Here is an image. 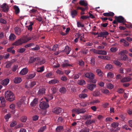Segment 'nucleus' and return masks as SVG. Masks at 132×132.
<instances>
[{"instance_id":"nucleus-1","label":"nucleus","mask_w":132,"mask_h":132,"mask_svg":"<svg viewBox=\"0 0 132 132\" xmlns=\"http://www.w3.org/2000/svg\"><path fill=\"white\" fill-rule=\"evenodd\" d=\"M84 74L85 77L88 78V81L91 83H95L96 82V80L94 78L95 75L91 72L85 73Z\"/></svg>"},{"instance_id":"nucleus-2","label":"nucleus","mask_w":132,"mask_h":132,"mask_svg":"<svg viewBox=\"0 0 132 132\" xmlns=\"http://www.w3.org/2000/svg\"><path fill=\"white\" fill-rule=\"evenodd\" d=\"M5 97L6 99L9 101H12L15 99V96L12 92L8 90L5 93Z\"/></svg>"},{"instance_id":"nucleus-3","label":"nucleus","mask_w":132,"mask_h":132,"mask_svg":"<svg viewBox=\"0 0 132 132\" xmlns=\"http://www.w3.org/2000/svg\"><path fill=\"white\" fill-rule=\"evenodd\" d=\"M35 38V36L33 35H29L24 36L22 38L23 43L27 42L32 39L34 40Z\"/></svg>"},{"instance_id":"nucleus-4","label":"nucleus","mask_w":132,"mask_h":132,"mask_svg":"<svg viewBox=\"0 0 132 132\" xmlns=\"http://www.w3.org/2000/svg\"><path fill=\"white\" fill-rule=\"evenodd\" d=\"M86 111L84 109L82 108H78L77 109L75 108L72 110V113L75 112L77 114L80 113H84L86 112Z\"/></svg>"},{"instance_id":"nucleus-5","label":"nucleus","mask_w":132,"mask_h":132,"mask_svg":"<svg viewBox=\"0 0 132 132\" xmlns=\"http://www.w3.org/2000/svg\"><path fill=\"white\" fill-rule=\"evenodd\" d=\"M45 100L46 101H43L41 102L39 104V107H49V105L47 102H48V100L47 97L45 98Z\"/></svg>"},{"instance_id":"nucleus-6","label":"nucleus","mask_w":132,"mask_h":132,"mask_svg":"<svg viewBox=\"0 0 132 132\" xmlns=\"http://www.w3.org/2000/svg\"><path fill=\"white\" fill-rule=\"evenodd\" d=\"M47 108H37L36 109L38 113H40L43 115H45L46 113Z\"/></svg>"},{"instance_id":"nucleus-7","label":"nucleus","mask_w":132,"mask_h":132,"mask_svg":"<svg viewBox=\"0 0 132 132\" xmlns=\"http://www.w3.org/2000/svg\"><path fill=\"white\" fill-rule=\"evenodd\" d=\"M115 19L120 23H123L126 21V20L125 18L122 16H115Z\"/></svg>"},{"instance_id":"nucleus-8","label":"nucleus","mask_w":132,"mask_h":132,"mask_svg":"<svg viewBox=\"0 0 132 132\" xmlns=\"http://www.w3.org/2000/svg\"><path fill=\"white\" fill-rule=\"evenodd\" d=\"M63 68H65L68 67H72L71 64H69V61L68 60H64L63 63L61 64Z\"/></svg>"},{"instance_id":"nucleus-9","label":"nucleus","mask_w":132,"mask_h":132,"mask_svg":"<svg viewBox=\"0 0 132 132\" xmlns=\"http://www.w3.org/2000/svg\"><path fill=\"white\" fill-rule=\"evenodd\" d=\"M1 7L3 11L6 12H8L9 8L8 6L6 3H4L1 6Z\"/></svg>"},{"instance_id":"nucleus-10","label":"nucleus","mask_w":132,"mask_h":132,"mask_svg":"<svg viewBox=\"0 0 132 132\" xmlns=\"http://www.w3.org/2000/svg\"><path fill=\"white\" fill-rule=\"evenodd\" d=\"M108 34L109 33L107 31H104V32H100L97 37H105V36L108 35Z\"/></svg>"},{"instance_id":"nucleus-11","label":"nucleus","mask_w":132,"mask_h":132,"mask_svg":"<svg viewBox=\"0 0 132 132\" xmlns=\"http://www.w3.org/2000/svg\"><path fill=\"white\" fill-rule=\"evenodd\" d=\"M23 43V41L22 40V38H21L18 39L17 40L13 43L12 45L13 46H18L22 44Z\"/></svg>"},{"instance_id":"nucleus-12","label":"nucleus","mask_w":132,"mask_h":132,"mask_svg":"<svg viewBox=\"0 0 132 132\" xmlns=\"http://www.w3.org/2000/svg\"><path fill=\"white\" fill-rule=\"evenodd\" d=\"M96 85L95 84L93 83H90L87 85V88L90 90H93L95 88Z\"/></svg>"},{"instance_id":"nucleus-13","label":"nucleus","mask_w":132,"mask_h":132,"mask_svg":"<svg viewBox=\"0 0 132 132\" xmlns=\"http://www.w3.org/2000/svg\"><path fill=\"white\" fill-rule=\"evenodd\" d=\"M18 107H23L25 106V104L24 103V100H21L20 101H18L16 103Z\"/></svg>"},{"instance_id":"nucleus-14","label":"nucleus","mask_w":132,"mask_h":132,"mask_svg":"<svg viewBox=\"0 0 132 132\" xmlns=\"http://www.w3.org/2000/svg\"><path fill=\"white\" fill-rule=\"evenodd\" d=\"M46 89L44 88H40L38 92V95L39 96H41L45 93Z\"/></svg>"},{"instance_id":"nucleus-15","label":"nucleus","mask_w":132,"mask_h":132,"mask_svg":"<svg viewBox=\"0 0 132 132\" xmlns=\"http://www.w3.org/2000/svg\"><path fill=\"white\" fill-rule=\"evenodd\" d=\"M38 59H39V57L34 58V56L30 57L29 61V63H33L36 60L37 61V60H38Z\"/></svg>"},{"instance_id":"nucleus-16","label":"nucleus","mask_w":132,"mask_h":132,"mask_svg":"<svg viewBox=\"0 0 132 132\" xmlns=\"http://www.w3.org/2000/svg\"><path fill=\"white\" fill-rule=\"evenodd\" d=\"M36 73L33 72L32 74H28L27 75L26 78L27 79H31L34 78L36 76Z\"/></svg>"},{"instance_id":"nucleus-17","label":"nucleus","mask_w":132,"mask_h":132,"mask_svg":"<svg viewBox=\"0 0 132 132\" xmlns=\"http://www.w3.org/2000/svg\"><path fill=\"white\" fill-rule=\"evenodd\" d=\"M77 11L76 10H71V15L73 18H74L77 15Z\"/></svg>"},{"instance_id":"nucleus-18","label":"nucleus","mask_w":132,"mask_h":132,"mask_svg":"<svg viewBox=\"0 0 132 132\" xmlns=\"http://www.w3.org/2000/svg\"><path fill=\"white\" fill-rule=\"evenodd\" d=\"M71 51V48L67 46L65 47V49L62 51V52H65L67 54H68Z\"/></svg>"},{"instance_id":"nucleus-19","label":"nucleus","mask_w":132,"mask_h":132,"mask_svg":"<svg viewBox=\"0 0 132 132\" xmlns=\"http://www.w3.org/2000/svg\"><path fill=\"white\" fill-rule=\"evenodd\" d=\"M9 81V79L6 78L2 81L1 82V83L3 85H6L8 84Z\"/></svg>"},{"instance_id":"nucleus-20","label":"nucleus","mask_w":132,"mask_h":132,"mask_svg":"<svg viewBox=\"0 0 132 132\" xmlns=\"http://www.w3.org/2000/svg\"><path fill=\"white\" fill-rule=\"evenodd\" d=\"M79 4L81 5L84 6H88V4L87 2L84 0H81L79 2Z\"/></svg>"},{"instance_id":"nucleus-21","label":"nucleus","mask_w":132,"mask_h":132,"mask_svg":"<svg viewBox=\"0 0 132 132\" xmlns=\"http://www.w3.org/2000/svg\"><path fill=\"white\" fill-rule=\"evenodd\" d=\"M62 109L61 108H54L52 110V111L56 113H59L61 112Z\"/></svg>"},{"instance_id":"nucleus-22","label":"nucleus","mask_w":132,"mask_h":132,"mask_svg":"<svg viewBox=\"0 0 132 132\" xmlns=\"http://www.w3.org/2000/svg\"><path fill=\"white\" fill-rule=\"evenodd\" d=\"M28 69L25 68L22 69L20 72V74L22 75H24L26 74L28 72Z\"/></svg>"},{"instance_id":"nucleus-23","label":"nucleus","mask_w":132,"mask_h":132,"mask_svg":"<svg viewBox=\"0 0 132 132\" xmlns=\"http://www.w3.org/2000/svg\"><path fill=\"white\" fill-rule=\"evenodd\" d=\"M103 15L105 16L113 17L114 15V13L112 12H110L108 13H104Z\"/></svg>"},{"instance_id":"nucleus-24","label":"nucleus","mask_w":132,"mask_h":132,"mask_svg":"<svg viewBox=\"0 0 132 132\" xmlns=\"http://www.w3.org/2000/svg\"><path fill=\"white\" fill-rule=\"evenodd\" d=\"M120 55V59L124 61H126L128 59L127 55L125 54H122Z\"/></svg>"},{"instance_id":"nucleus-25","label":"nucleus","mask_w":132,"mask_h":132,"mask_svg":"<svg viewBox=\"0 0 132 132\" xmlns=\"http://www.w3.org/2000/svg\"><path fill=\"white\" fill-rule=\"evenodd\" d=\"M38 102V99L35 98H34L30 103V105L31 106H35L37 103Z\"/></svg>"},{"instance_id":"nucleus-26","label":"nucleus","mask_w":132,"mask_h":132,"mask_svg":"<svg viewBox=\"0 0 132 132\" xmlns=\"http://www.w3.org/2000/svg\"><path fill=\"white\" fill-rule=\"evenodd\" d=\"M0 100L1 101V103L3 107H4L5 106V100L4 97H0Z\"/></svg>"},{"instance_id":"nucleus-27","label":"nucleus","mask_w":132,"mask_h":132,"mask_svg":"<svg viewBox=\"0 0 132 132\" xmlns=\"http://www.w3.org/2000/svg\"><path fill=\"white\" fill-rule=\"evenodd\" d=\"M96 72L97 73L98 75L100 77H102L103 72L99 69H97L96 70Z\"/></svg>"},{"instance_id":"nucleus-28","label":"nucleus","mask_w":132,"mask_h":132,"mask_svg":"<svg viewBox=\"0 0 132 132\" xmlns=\"http://www.w3.org/2000/svg\"><path fill=\"white\" fill-rule=\"evenodd\" d=\"M14 29L15 33L16 34L18 35L20 34L21 30L20 28L18 27H16Z\"/></svg>"},{"instance_id":"nucleus-29","label":"nucleus","mask_w":132,"mask_h":132,"mask_svg":"<svg viewBox=\"0 0 132 132\" xmlns=\"http://www.w3.org/2000/svg\"><path fill=\"white\" fill-rule=\"evenodd\" d=\"M21 78L19 77H16L14 79V82L15 83H19L21 82Z\"/></svg>"},{"instance_id":"nucleus-30","label":"nucleus","mask_w":132,"mask_h":132,"mask_svg":"<svg viewBox=\"0 0 132 132\" xmlns=\"http://www.w3.org/2000/svg\"><path fill=\"white\" fill-rule=\"evenodd\" d=\"M59 81L56 79H54L50 81L48 83L50 84H55L59 83Z\"/></svg>"},{"instance_id":"nucleus-31","label":"nucleus","mask_w":132,"mask_h":132,"mask_svg":"<svg viewBox=\"0 0 132 132\" xmlns=\"http://www.w3.org/2000/svg\"><path fill=\"white\" fill-rule=\"evenodd\" d=\"M131 80L130 78L128 77H125L122 78L121 80V81L122 82H128L130 81Z\"/></svg>"},{"instance_id":"nucleus-32","label":"nucleus","mask_w":132,"mask_h":132,"mask_svg":"<svg viewBox=\"0 0 132 132\" xmlns=\"http://www.w3.org/2000/svg\"><path fill=\"white\" fill-rule=\"evenodd\" d=\"M33 23L32 22H31L30 23V24L28 26H27V28L28 29L31 31L32 29V26L33 25Z\"/></svg>"},{"instance_id":"nucleus-33","label":"nucleus","mask_w":132,"mask_h":132,"mask_svg":"<svg viewBox=\"0 0 132 132\" xmlns=\"http://www.w3.org/2000/svg\"><path fill=\"white\" fill-rule=\"evenodd\" d=\"M98 54L106 55L107 54V52L104 50H98Z\"/></svg>"},{"instance_id":"nucleus-34","label":"nucleus","mask_w":132,"mask_h":132,"mask_svg":"<svg viewBox=\"0 0 132 132\" xmlns=\"http://www.w3.org/2000/svg\"><path fill=\"white\" fill-rule=\"evenodd\" d=\"M9 39L10 40H13L16 38V36L13 34H11L9 37Z\"/></svg>"},{"instance_id":"nucleus-35","label":"nucleus","mask_w":132,"mask_h":132,"mask_svg":"<svg viewBox=\"0 0 132 132\" xmlns=\"http://www.w3.org/2000/svg\"><path fill=\"white\" fill-rule=\"evenodd\" d=\"M38 60H37L38 62L37 64L40 65H42L44 64L45 62V60H40V58L39 57Z\"/></svg>"},{"instance_id":"nucleus-36","label":"nucleus","mask_w":132,"mask_h":132,"mask_svg":"<svg viewBox=\"0 0 132 132\" xmlns=\"http://www.w3.org/2000/svg\"><path fill=\"white\" fill-rule=\"evenodd\" d=\"M113 63L117 66L120 67H121L122 65L121 63L117 60H114Z\"/></svg>"},{"instance_id":"nucleus-37","label":"nucleus","mask_w":132,"mask_h":132,"mask_svg":"<svg viewBox=\"0 0 132 132\" xmlns=\"http://www.w3.org/2000/svg\"><path fill=\"white\" fill-rule=\"evenodd\" d=\"M113 68L112 66V65L110 64H107L105 67V68L106 69L111 70Z\"/></svg>"},{"instance_id":"nucleus-38","label":"nucleus","mask_w":132,"mask_h":132,"mask_svg":"<svg viewBox=\"0 0 132 132\" xmlns=\"http://www.w3.org/2000/svg\"><path fill=\"white\" fill-rule=\"evenodd\" d=\"M78 83L79 85H82L86 84L85 81L82 79L78 80Z\"/></svg>"},{"instance_id":"nucleus-39","label":"nucleus","mask_w":132,"mask_h":132,"mask_svg":"<svg viewBox=\"0 0 132 132\" xmlns=\"http://www.w3.org/2000/svg\"><path fill=\"white\" fill-rule=\"evenodd\" d=\"M107 76L109 78H112L114 77V75L111 72H109L108 73Z\"/></svg>"},{"instance_id":"nucleus-40","label":"nucleus","mask_w":132,"mask_h":132,"mask_svg":"<svg viewBox=\"0 0 132 132\" xmlns=\"http://www.w3.org/2000/svg\"><path fill=\"white\" fill-rule=\"evenodd\" d=\"M87 96V94L84 93H82L79 95V97L81 98H84Z\"/></svg>"},{"instance_id":"nucleus-41","label":"nucleus","mask_w":132,"mask_h":132,"mask_svg":"<svg viewBox=\"0 0 132 132\" xmlns=\"http://www.w3.org/2000/svg\"><path fill=\"white\" fill-rule=\"evenodd\" d=\"M56 130L58 132L61 131L63 130V127L62 126H59L56 128Z\"/></svg>"},{"instance_id":"nucleus-42","label":"nucleus","mask_w":132,"mask_h":132,"mask_svg":"<svg viewBox=\"0 0 132 132\" xmlns=\"http://www.w3.org/2000/svg\"><path fill=\"white\" fill-rule=\"evenodd\" d=\"M35 45L33 43H30L24 46V47L26 48H28L29 47L33 46Z\"/></svg>"},{"instance_id":"nucleus-43","label":"nucleus","mask_w":132,"mask_h":132,"mask_svg":"<svg viewBox=\"0 0 132 132\" xmlns=\"http://www.w3.org/2000/svg\"><path fill=\"white\" fill-rule=\"evenodd\" d=\"M119 125V123L118 122H114L111 124V126L114 128H116Z\"/></svg>"},{"instance_id":"nucleus-44","label":"nucleus","mask_w":132,"mask_h":132,"mask_svg":"<svg viewBox=\"0 0 132 132\" xmlns=\"http://www.w3.org/2000/svg\"><path fill=\"white\" fill-rule=\"evenodd\" d=\"M6 64L5 66L7 68H10L12 64V63L9 61L6 62Z\"/></svg>"},{"instance_id":"nucleus-45","label":"nucleus","mask_w":132,"mask_h":132,"mask_svg":"<svg viewBox=\"0 0 132 132\" xmlns=\"http://www.w3.org/2000/svg\"><path fill=\"white\" fill-rule=\"evenodd\" d=\"M44 66H42L40 67L37 68V71L38 72H42L44 70Z\"/></svg>"},{"instance_id":"nucleus-46","label":"nucleus","mask_w":132,"mask_h":132,"mask_svg":"<svg viewBox=\"0 0 132 132\" xmlns=\"http://www.w3.org/2000/svg\"><path fill=\"white\" fill-rule=\"evenodd\" d=\"M95 120H88L87 121L85 122V123L87 125H90L92 123L95 122Z\"/></svg>"},{"instance_id":"nucleus-47","label":"nucleus","mask_w":132,"mask_h":132,"mask_svg":"<svg viewBox=\"0 0 132 132\" xmlns=\"http://www.w3.org/2000/svg\"><path fill=\"white\" fill-rule=\"evenodd\" d=\"M92 116L87 114L83 116V119L85 120L90 119Z\"/></svg>"},{"instance_id":"nucleus-48","label":"nucleus","mask_w":132,"mask_h":132,"mask_svg":"<svg viewBox=\"0 0 132 132\" xmlns=\"http://www.w3.org/2000/svg\"><path fill=\"white\" fill-rule=\"evenodd\" d=\"M14 8L15 10V12L16 14L19 13L20 12V10L18 6L15 5L14 6Z\"/></svg>"},{"instance_id":"nucleus-49","label":"nucleus","mask_w":132,"mask_h":132,"mask_svg":"<svg viewBox=\"0 0 132 132\" xmlns=\"http://www.w3.org/2000/svg\"><path fill=\"white\" fill-rule=\"evenodd\" d=\"M61 93H64L66 91V89L64 87H62L60 88L59 89Z\"/></svg>"},{"instance_id":"nucleus-50","label":"nucleus","mask_w":132,"mask_h":132,"mask_svg":"<svg viewBox=\"0 0 132 132\" xmlns=\"http://www.w3.org/2000/svg\"><path fill=\"white\" fill-rule=\"evenodd\" d=\"M89 129L85 127L82 129L80 131V132H89Z\"/></svg>"},{"instance_id":"nucleus-51","label":"nucleus","mask_w":132,"mask_h":132,"mask_svg":"<svg viewBox=\"0 0 132 132\" xmlns=\"http://www.w3.org/2000/svg\"><path fill=\"white\" fill-rule=\"evenodd\" d=\"M27 117L26 116H23L21 118V121L23 122H25L27 120Z\"/></svg>"},{"instance_id":"nucleus-52","label":"nucleus","mask_w":132,"mask_h":132,"mask_svg":"<svg viewBox=\"0 0 132 132\" xmlns=\"http://www.w3.org/2000/svg\"><path fill=\"white\" fill-rule=\"evenodd\" d=\"M128 52L126 50H123L119 52L118 54L119 55L125 54H127L128 53Z\"/></svg>"},{"instance_id":"nucleus-53","label":"nucleus","mask_w":132,"mask_h":132,"mask_svg":"<svg viewBox=\"0 0 132 132\" xmlns=\"http://www.w3.org/2000/svg\"><path fill=\"white\" fill-rule=\"evenodd\" d=\"M26 50V49L25 48H21L19 49L18 50V51L20 53H23Z\"/></svg>"},{"instance_id":"nucleus-54","label":"nucleus","mask_w":132,"mask_h":132,"mask_svg":"<svg viewBox=\"0 0 132 132\" xmlns=\"http://www.w3.org/2000/svg\"><path fill=\"white\" fill-rule=\"evenodd\" d=\"M46 129V126L41 127L40 128V129L38 130V132H43Z\"/></svg>"},{"instance_id":"nucleus-55","label":"nucleus","mask_w":132,"mask_h":132,"mask_svg":"<svg viewBox=\"0 0 132 132\" xmlns=\"http://www.w3.org/2000/svg\"><path fill=\"white\" fill-rule=\"evenodd\" d=\"M18 68V65H14L12 67V70L13 72L15 71Z\"/></svg>"},{"instance_id":"nucleus-56","label":"nucleus","mask_w":132,"mask_h":132,"mask_svg":"<svg viewBox=\"0 0 132 132\" xmlns=\"http://www.w3.org/2000/svg\"><path fill=\"white\" fill-rule=\"evenodd\" d=\"M100 94V93L99 91H95L93 93V95L95 96H99Z\"/></svg>"},{"instance_id":"nucleus-57","label":"nucleus","mask_w":132,"mask_h":132,"mask_svg":"<svg viewBox=\"0 0 132 132\" xmlns=\"http://www.w3.org/2000/svg\"><path fill=\"white\" fill-rule=\"evenodd\" d=\"M78 62V63L81 66H84V62L82 60H79V61Z\"/></svg>"},{"instance_id":"nucleus-58","label":"nucleus","mask_w":132,"mask_h":132,"mask_svg":"<svg viewBox=\"0 0 132 132\" xmlns=\"http://www.w3.org/2000/svg\"><path fill=\"white\" fill-rule=\"evenodd\" d=\"M95 59L93 57H92L90 60V63L92 65H94L95 64Z\"/></svg>"},{"instance_id":"nucleus-59","label":"nucleus","mask_w":132,"mask_h":132,"mask_svg":"<svg viewBox=\"0 0 132 132\" xmlns=\"http://www.w3.org/2000/svg\"><path fill=\"white\" fill-rule=\"evenodd\" d=\"M110 51L112 52H116L117 50V49L115 47H111L110 49Z\"/></svg>"},{"instance_id":"nucleus-60","label":"nucleus","mask_w":132,"mask_h":132,"mask_svg":"<svg viewBox=\"0 0 132 132\" xmlns=\"http://www.w3.org/2000/svg\"><path fill=\"white\" fill-rule=\"evenodd\" d=\"M61 80L64 81H65L68 80L67 78L65 76H62L61 78Z\"/></svg>"},{"instance_id":"nucleus-61","label":"nucleus","mask_w":132,"mask_h":132,"mask_svg":"<svg viewBox=\"0 0 132 132\" xmlns=\"http://www.w3.org/2000/svg\"><path fill=\"white\" fill-rule=\"evenodd\" d=\"M78 37L79 38L80 37V38H84V35L83 33L80 34V33H78L77 34Z\"/></svg>"},{"instance_id":"nucleus-62","label":"nucleus","mask_w":132,"mask_h":132,"mask_svg":"<svg viewBox=\"0 0 132 132\" xmlns=\"http://www.w3.org/2000/svg\"><path fill=\"white\" fill-rule=\"evenodd\" d=\"M10 54L9 53H7L6 54H4L3 56V58L4 59H7L9 58Z\"/></svg>"},{"instance_id":"nucleus-63","label":"nucleus","mask_w":132,"mask_h":132,"mask_svg":"<svg viewBox=\"0 0 132 132\" xmlns=\"http://www.w3.org/2000/svg\"><path fill=\"white\" fill-rule=\"evenodd\" d=\"M36 85V82L35 81H33L31 82L29 85V86L30 87H32Z\"/></svg>"},{"instance_id":"nucleus-64","label":"nucleus","mask_w":132,"mask_h":132,"mask_svg":"<svg viewBox=\"0 0 132 132\" xmlns=\"http://www.w3.org/2000/svg\"><path fill=\"white\" fill-rule=\"evenodd\" d=\"M107 86L108 88L110 89H112L114 87V86L111 84L110 83L107 85Z\"/></svg>"}]
</instances>
